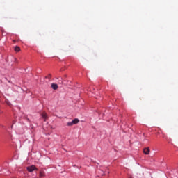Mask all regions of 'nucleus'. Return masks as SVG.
<instances>
[{"label":"nucleus","mask_w":178,"mask_h":178,"mask_svg":"<svg viewBox=\"0 0 178 178\" xmlns=\"http://www.w3.org/2000/svg\"><path fill=\"white\" fill-rule=\"evenodd\" d=\"M28 172H34V170H37V168L35 167V165L29 166L26 168Z\"/></svg>","instance_id":"f257e3e1"},{"label":"nucleus","mask_w":178,"mask_h":178,"mask_svg":"<svg viewBox=\"0 0 178 178\" xmlns=\"http://www.w3.org/2000/svg\"><path fill=\"white\" fill-rule=\"evenodd\" d=\"M41 116L42 119H44V121L47 122V120L48 119V114H47L45 112H42L41 113Z\"/></svg>","instance_id":"f03ea898"},{"label":"nucleus","mask_w":178,"mask_h":178,"mask_svg":"<svg viewBox=\"0 0 178 178\" xmlns=\"http://www.w3.org/2000/svg\"><path fill=\"white\" fill-rule=\"evenodd\" d=\"M149 147H146L143 149V154H145V155H149Z\"/></svg>","instance_id":"7ed1b4c3"},{"label":"nucleus","mask_w":178,"mask_h":178,"mask_svg":"<svg viewBox=\"0 0 178 178\" xmlns=\"http://www.w3.org/2000/svg\"><path fill=\"white\" fill-rule=\"evenodd\" d=\"M51 88H53V90H58V84L52 83Z\"/></svg>","instance_id":"20e7f679"},{"label":"nucleus","mask_w":178,"mask_h":178,"mask_svg":"<svg viewBox=\"0 0 178 178\" xmlns=\"http://www.w3.org/2000/svg\"><path fill=\"white\" fill-rule=\"evenodd\" d=\"M79 122H80V120H79V119H77V118H75V119H74V120H72V123H73L74 124H77V123H79Z\"/></svg>","instance_id":"39448f33"},{"label":"nucleus","mask_w":178,"mask_h":178,"mask_svg":"<svg viewBox=\"0 0 178 178\" xmlns=\"http://www.w3.org/2000/svg\"><path fill=\"white\" fill-rule=\"evenodd\" d=\"M14 49L15 52H20V47L18 46H16Z\"/></svg>","instance_id":"423d86ee"},{"label":"nucleus","mask_w":178,"mask_h":178,"mask_svg":"<svg viewBox=\"0 0 178 178\" xmlns=\"http://www.w3.org/2000/svg\"><path fill=\"white\" fill-rule=\"evenodd\" d=\"M5 102H6V104L7 105H8V106H12V104L10 103V102H9V100L6 99Z\"/></svg>","instance_id":"0eeeda50"},{"label":"nucleus","mask_w":178,"mask_h":178,"mask_svg":"<svg viewBox=\"0 0 178 178\" xmlns=\"http://www.w3.org/2000/svg\"><path fill=\"white\" fill-rule=\"evenodd\" d=\"M44 176H45V172L41 171L40 172V177H44Z\"/></svg>","instance_id":"6e6552de"},{"label":"nucleus","mask_w":178,"mask_h":178,"mask_svg":"<svg viewBox=\"0 0 178 178\" xmlns=\"http://www.w3.org/2000/svg\"><path fill=\"white\" fill-rule=\"evenodd\" d=\"M73 121H72L71 122H67V126H69V127H72V126H73Z\"/></svg>","instance_id":"1a4fd4ad"},{"label":"nucleus","mask_w":178,"mask_h":178,"mask_svg":"<svg viewBox=\"0 0 178 178\" xmlns=\"http://www.w3.org/2000/svg\"><path fill=\"white\" fill-rule=\"evenodd\" d=\"M100 175L102 176H105V172H104V171L101 170Z\"/></svg>","instance_id":"9d476101"},{"label":"nucleus","mask_w":178,"mask_h":178,"mask_svg":"<svg viewBox=\"0 0 178 178\" xmlns=\"http://www.w3.org/2000/svg\"><path fill=\"white\" fill-rule=\"evenodd\" d=\"M47 77L48 79H51V75H49Z\"/></svg>","instance_id":"9b49d317"},{"label":"nucleus","mask_w":178,"mask_h":178,"mask_svg":"<svg viewBox=\"0 0 178 178\" xmlns=\"http://www.w3.org/2000/svg\"><path fill=\"white\" fill-rule=\"evenodd\" d=\"M106 173L107 172V173H109V172L108 171V170H106Z\"/></svg>","instance_id":"f8f14e48"},{"label":"nucleus","mask_w":178,"mask_h":178,"mask_svg":"<svg viewBox=\"0 0 178 178\" xmlns=\"http://www.w3.org/2000/svg\"><path fill=\"white\" fill-rule=\"evenodd\" d=\"M0 115H1V111H0Z\"/></svg>","instance_id":"ddd939ff"}]
</instances>
